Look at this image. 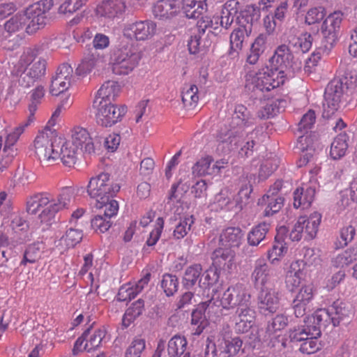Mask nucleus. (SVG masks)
<instances>
[{"instance_id":"obj_24","label":"nucleus","mask_w":357,"mask_h":357,"mask_svg":"<svg viewBox=\"0 0 357 357\" xmlns=\"http://www.w3.org/2000/svg\"><path fill=\"white\" fill-rule=\"evenodd\" d=\"M343 91H325L323 102L324 118L329 119L337 111L340 107Z\"/></svg>"},{"instance_id":"obj_32","label":"nucleus","mask_w":357,"mask_h":357,"mask_svg":"<svg viewBox=\"0 0 357 357\" xmlns=\"http://www.w3.org/2000/svg\"><path fill=\"white\" fill-rule=\"evenodd\" d=\"M288 325V317L284 314H278L268 322L266 333L271 339L279 337L282 331Z\"/></svg>"},{"instance_id":"obj_20","label":"nucleus","mask_w":357,"mask_h":357,"mask_svg":"<svg viewBox=\"0 0 357 357\" xmlns=\"http://www.w3.org/2000/svg\"><path fill=\"white\" fill-rule=\"evenodd\" d=\"M70 132L73 144L89 153L95 151L93 138L86 128L77 126L71 129Z\"/></svg>"},{"instance_id":"obj_38","label":"nucleus","mask_w":357,"mask_h":357,"mask_svg":"<svg viewBox=\"0 0 357 357\" xmlns=\"http://www.w3.org/2000/svg\"><path fill=\"white\" fill-rule=\"evenodd\" d=\"M188 341L184 336L175 335L168 342L167 352L169 357H178L184 355Z\"/></svg>"},{"instance_id":"obj_13","label":"nucleus","mask_w":357,"mask_h":357,"mask_svg":"<svg viewBox=\"0 0 357 357\" xmlns=\"http://www.w3.org/2000/svg\"><path fill=\"white\" fill-rule=\"evenodd\" d=\"M107 331L102 326L94 330L87 329L81 337L76 340L73 353L77 355L79 352H91L100 347L103 338L105 337Z\"/></svg>"},{"instance_id":"obj_46","label":"nucleus","mask_w":357,"mask_h":357,"mask_svg":"<svg viewBox=\"0 0 357 357\" xmlns=\"http://www.w3.org/2000/svg\"><path fill=\"white\" fill-rule=\"evenodd\" d=\"M195 221V218L192 215H185L181 217L173 231L174 238L179 240L186 236L191 230Z\"/></svg>"},{"instance_id":"obj_5","label":"nucleus","mask_w":357,"mask_h":357,"mask_svg":"<svg viewBox=\"0 0 357 357\" xmlns=\"http://www.w3.org/2000/svg\"><path fill=\"white\" fill-rule=\"evenodd\" d=\"M120 190V185L115 183L107 173H101L90 178L86 186V192L98 203H105L113 197Z\"/></svg>"},{"instance_id":"obj_41","label":"nucleus","mask_w":357,"mask_h":357,"mask_svg":"<svg viewBox=\"0 0 357 357\" xmlns=\"http://www.w3.org/2000/svg\"><path fill=\"white\" fill-rule=\"evenodd\" d=\"M357 260V246L350 247L335 256L333 260V266L336 268H344Z\"/></svg>"},{"instance_id":"obj_60","label":"nucleus","mask_w":357,"mask_h":357,"mask_svg":"<svg viewBox=\"0 0 357 357\" xmlns=\"http://www.w3.org/2000/svg\"><path fill=\"white\" fill-rule=\"evenodd\" d=\"M178 281L175 275L165 274L161 281V287L167 296H172L177 291Z\"/></svg>"},{"instance_id":"obj_49","label":"nucleus","mask_w":357,"mask_h":357,"mask_svg":"<svg viewBox=\"0 0 357 357\" xmlns=\"http://www.w3.org/2000/svg\"><path fill=\"white\" fill-rule=\"evenodd\" d=\"M144 307V301L138 299L129 307L123 317V324L128 327L134 320L142 314Z\"/></svg>"},{"instance_id":"obj_53","label":"nucleus","mask_w":357,"mask_h":357,"mask_svg":"<svg viewBox=\"0 0 357 357\" xmlns=\"http://www.w3.org/2000/svg\"><path fill=\"white\" fill-rule=\"evenodd\" d=\"M261 73L255 75L248 74L245 76V88L246 89H271L268 86V79L266 82L259 77Z\"/></svg>"},{"instance_id":"obj_11","label":"nucleus","mask_w":357,"mask_h":357,"mask_svg":"<svg viewBox=\"0 0 357 357\" xmlns=\"http://www.w3.org/2000/svg\"><path fill=\"white\" fill-rule=\"evenodd\" d=\"M223 309L231 310L250 305L251 295L242 284L229 287L222 295Z\"/></svg>"},{"instance_id":"obj_63","label":"nucleus","mask_w":357,"mask_h":357,"mask_svg":"<svg viewBox=\"0 0 357 357\" xmlns=\"http://www.w3.org/2000/svg\"><path fill=\"white\" fill-rule=\"evenodd\" d=\"M135 290L134 284L131 283L125 284L120 287L116 300L120 302L130 301L139 294Z\"/></svg>"},{"instance_id":"obj_6","label":"nucleus","mask_w":357,"mask_h":357,"mask_svg":"<svg viewBox=\"0 0 357 357\" xmlns=\"http://www.w3.org/2000/svg\"><path fill=\"white\" fill-rule=\"evenodd\" d=\"M265 68L272 73L278 71L285 73L286 71L294 72L301 68L300 63L294 61L292 51L288 45H280L276 47L274 54L265 63Z\"/></svg>"},{"instance_id":"obj_10","label":"nucleus","mask_w":357,"mask_h":357,"mask_svg":"<svg viewBox=\"0 0 357 357\" xmlns=\"http://www.w3.org/2000/svg\"><path fill=\"white\" fill-rule=\"evenodd\" d=\"M251 280L255 287L259 291L273 288L276 281V272L264 258H259L255 261Z\"/></svg>"},{"instance_id":"obj_3","label":"nucleus","mask_w":357,"mask_h":357,"mask_svg":"<svg viewBox=\"0 0 357 357\" xmlns=\"http://www.w3.org/2000/svg\"><path fill=\"white\" fill-rule=\"evenodd\" d=\"M53 0H41L29 7L24 12V19L26 23V31L29 34L36 33L50 24L55 18V14L50 10Z\"/></svg>"},{"instance_id":"obj_55","label":"nucleus","mask_w":357,"mask_h":357,"mask_svg":"<svg viewBox=\"0 0 357 357\" xmlns=\"http://www.w3.org/2000/svg\"><path fill=\"white\" fill-rule=\"evenodd\" d=\"M234 119H237L239 121L237 122V124L243 126H249L254 123V118L243 105H237L236 106Z\"/></svg>"},{"instance_id":"obj_47","label":"nucleus","mask_w":357,"mask_h":357,"mask_svg":"<svg viewBox=\"0 0 357 357\" xmlns=\"http://www.w3.org/2000/svg\"><path fill=\"white\" fill-rule=\"evenodd\" d=\"M213 158L211 155H205L199 159L192 167V173L195 176L213 175L211 163Z\"/></svg>"},{"instance_id":"obj_62","label":"nucleus","mask_w":357,"mask_h":357,"mask_svg":"<svg viewBox=\"0 0 357 357\" xmlns=\"http://www.w3.org/2000/svg\"><path fill=\"white\" fill-rule=\"evenodd\" d=\"M96 64V57L93 54H89L85 56L81 63L75 70V74L78 77H84L90 73Z\"/></svg>"},{"instance_id":"obj_8","label":"nucleus","mask_w":357,"mask_h":357,"mask_svg":"<svg viewBox=\"0 0 357 357\" xmlns=\"http://www.w3.org/2000/svg\"><path fill=\"white\" fill-rule=\"evenodd\" d=\"M54 132L43 129L36 135L34 142V151L41 162H52L59 159L57 146L53 142Z\"/></svg>"},{"instance_id":"obj_50","label":"nucleus","mask_w":357,"mask_h":357,"mask_svg":"<svg viewBox=\"0 0 357 357\" xmlns=\"http://www.w3.org/2000/svg\"><path fill=\"white\" fill-rule=\"evenodd\" d=\"M202 266L199 264H195L188 266L184 273L183 284L187 288H191L195 285L202 273Z\"/></svg>"},{"instance_id":"obj_28","label":"nucleus","mask_w":357,"mask_h":357,"mask_svg":"<svg viewBox=\"0 0 357 357\" xmlns=\"http://www.w3.org/2000/svg\"><path fill=\"white\" fill-rule=\"evenodd\" d=\"M206 0H182L181 8L186 17L197 19L206 10Z\"/></svg>"},{"instance_id":"obj_45","label":"nucleus","mask_w":357,"mask_h":357,"mask_svg":"<svg viewBox=\"0 0 357 357\" xmlns=\"http://www.w3.org/2000/svg\"><path fill=\"white\" fill-rule=\"evenodd\" d=\"M26 70L19 74L18 73H12L10 76L9 89L18 88H29L33 86L36 81L31 77L30 75L26 73Z\"/></svg>"},{"instance_id":"obj_37","label":"nucleus","mask_w":357,"mask_h":357,"mask_svg":"<svg viewBox=\"0 0 357 357\" xmlns=\"http://www.w3.org/2000/svg\"><path fill=\"white\" fill-rule=\"evenodd\" d=\"M75 145L70 142H65L61 147L57 146L58 153L63 164L71 167L75 164L77 159V151Z\"/></svg>"},{"instance_id":"obj_2","label":"nucleus","mask_w":357,"mask_h":357,"mask_svg":"<svg viewBox=\"0 0 357 357\" xmlns=\"http://www.w3.org/2000/svg\"><path fill=\"white\" fill-rule=\"evenodd\" d=\"M112 93V91H97L93 101L96 123L103 128H111L121 122L128 112L127 105L112 103L115 95Z\"/></svg>"},{"instance_id":"obj_31","label":"nucleus","mask_w":357,"mask_h":357,"mask_svg":"<svg viewBox=\"0 0 357 357\" xmlns=\"http://www.w3.org/2000/svg\"><path fill=\"white\" fill-rule=\"evenodd\" d=\"M284 199L279 196L264 195L258 204L264 206V215L271 216L278 212L283 206Z\"/></svg>"},{"instance_id":"obj_14","label":"nucleus","mask_w":357,"mask_h":357,"mask_svg":"<svg viewBox=\"0 0 357 357\" xmlns=\"http://www.w3.org/2000/svg\"><path fill=\"white\" fill-rule=\"evenodd\" d=\"M280 296L274 287L260 290L258 297V310L264 316L275 313L280 307Z\"/></svg>"},{"instance_id":"obj_48","label":"nucleus","mask_w":357,"mask_h":357,"mask_svg":"<svg viewBox=\"0 0 357 357\" xmlns=\"http://www.w3.org/2000/svg\"><path fill=\"white\" fill-rule=\"evenodd\" d=\"M31 123H32V122H29V120L26 119V121L20 123L17 127L15 128L11 132L8 134L3 150L4 153L9 151H10L12 153L14 152L11 148L16 144L25 128L31 125Z\"/></svg>"},{"instance_id":"obj_21","label":"nucleus","mask_w":357,"mask_h":357,"mask_svg":"<svg viewBox=\"0 0 357 357\" xmlns=\"http://www.w3.org/2000/svg\"><path fill=\"white\" fill-rule=\"evenodd\" d=\"M330 324H333L332 314L330 312L329 307L328 308L318 309L311 315L307 316L304 320V325L302 326L305 330L312 331L314 326L321 330V326H326Z\"/></svg>"},{"instance_id":"obj_59","label":"nucleus","mask_w":357,"mask_h":357,"mask_svg":"<svg viewBox=\"0 0 357 357\" xmlns=\"http://www.w3.org/2000/svg\"><path fill=\"white\" fill-rule=\"evenodd\" d=\"M326 15V8L323 6L312 8L306 13L305 22L308 25L320 23Z\"/></svg>"},{"instance_id":"obj_7","label":"nucleus","mask_w":357,"mask_h":357,"mask_svg":"<svg viewBox=\"0 0 357 357\" xmlns=\"http://www.w3.org/2000/svg\"><path fill=\"white\" fill-rule=\"evenodd\" d=\"M321 221V215L314 212L309 216H300L291 229L289 237L293 241H299L303 238L306 241L314 239L317 234Z\"/></svg>"},{"instance_id":"obj_15","label":"nucleus","mask_w":357,"mask_h":357,"mask_svg":"<svg viewBox=\"0 0 357 357\" xmlns=\"http://www.w3.org/2000/svg\"><path fill=\"white\" fill-rule=\"evenodd\" d=\"M156 30V24L151 20L136 22L128 24L124 29L123 34L137 40H145L151 38Z\"/></svg>"},{"instance_id":"obj_9","label":"nucleus","mask_w":357,"mask_h":357,"mask_svg":"<svg viewBox=\"0 0 357 357\" xmlns=\"http://www.w3.org/2000/svg\"><path fill=\"white\" fill-rule=\"evenodd\" d=\"M320 336L321 330H318L316 326L312 331L298 327L291 331L289 335L292 342H302L299 350L306 354H314L321 349V344L318 340Z\"/></svg>"},{"instance_id":"obj_52","label":"nucleus","mask_w":357,"mask_h":357,"mask_svg":"<svg viewBox=\"0 0 357 357\" xmlns=\"http://www.w3.org/2000/svg\"><path fill=\"white\" fill-rule=\"evenodd\" d=\"M302 254L303 259L298 260L303 264V268L305 269L306 266H317L321 265V259L320 255L316 253L314 248L304 247L302 249Z\"/></svg>"},{"instance_id":"obj_44","label":"nucleus","mask_w":357,"mask_h":357,"mask_svg":"<svg viewBox=\"0 0 357 357\" xmlns=\"http://www.w3.org/2000/svg\"><path fill=\"white\" fill-rule=\"evenodd\" d=\"M217 292V289H213L210 298L198 305L199 309H202L205 314L207 313L208 316L217 314L221 307L223 308L222 298H220L218 296H215Z\"/></svg>"},{"instance_id":"obj_40","label":"nucleus","mask_w":357,"mask_h":357,"mask_svg":"<svg viewBox=\"0 0 357 357\" xmlns=\"http://www.w3.org/2000/svg\"><path fill=\"white\" fill-rule=\"evenodd\" d=\"M243 340L238 337L224 340V346L220 349L222 357H236L242 349Z\"/></svg>"},{"instance_id":"obj_43","label":"nucleus","mask_w":357,"mask_h":357,"mask_svg":"<svg viewBox=\"0 0 357 357\" xmlns=\"http://www.w3.org/2000/svg\"><path fill=\"white\" fill-rule=\"evenodd\" d=\"M245 33L248 36L250 33L245 30L244 27H239L235 29L230 36V50L229 54L231 56L236 57L238 54V51L243 47V43L245 38Z\"/></svg>"},{"instance_id":"obj_61","label":"nucleus","mask_w":357,"mask_h":357,"mask_svg":"<svg viewBox=\"0 0 357 357\" xmlns=\"http://www.w3.org/2000/svg\"><path fill=\"white\" fill-rule=\"evenodd\" d=\"M47 62L45 59H40L38 61L31 64L29 68H26L31 77L38 82L45 75Z\"/></svg>"},{"instance_id":"obj_19","label":"nucleus","mask_w":357,"mask_h":357,"mask_svg":"<svg viewBox=\"0 0 357 357\" xmlns=\"http://www.w3.org/2000/svg\"><path fill=\"white\" fill-rule=\"evenodd\" d=\"M234 250L220 247L213 251L211 259L216 270L229 271L234 265Z\"/></svg>"},{"instance_id":"obj_30","label":"nucleus","mask_w":357,"mask_h":357,"mask_svg":"<svg viewBox=\"0 0 357 357\" xmlns=\"http://www.w3.org/2000/svg\"><path fill=\"white\" fill-rule=\"evenodd\" d=\"M315 190L311 187H301L294 192V206L295 208H307L312 203Z\"/></svg>"},{"instance_id":"obj_12","label":"nucleus","mask_w":357,"mask_h":357,"mask_svg":"<svg viewBox=\"0 0 357 357\" xmlns=\"http://www.w3.org/2000/svg\"><path fill=\"white\" fill-rule=\"evenodd\" d=\"M342 17L343 13L341 11H335L326 17L321 26L322 43L324 47L328 50L334 46L338 40Z\"/></svg>"},{"instance_id":"obj_1","label":"nucleus","mask_w":357,"mask_h":357,"mask_svg":"<svg viewBox=\"0 0 357 357\" xmlns=\"http://www.w3.org/2000/svg\"><path fill=\"white\" fill-rule=\"evenodd\" d=\"M74 195L72 187L64 188L57 199L47 192L37 194L27 201L26 211L33 215L38 213V220L45 230L52 225L56 214L69 204Z\"/></svg>"},{"instance_id":"obj_29","label":"nucleus","mask_w":357,"mask_h":357,"mask_svg":"<svg viewBox=\"0 0 357 357\" xmlns=\"http://www.w3.org/2000/svg\"><path fill=\"white\" fill-rule=\"evenodd\" d=\"M125 8L126 5L122 0H105L97 7L96 11L100 16L112 18L122 13Z\"/></svg>"},{"instance_id":"obj_54","label":"nucleus","mask_w":357,"mask_h":357,"mask_svg":"<svg viewBox=\"0 0 357 357\" xmlns=\"http://www.w3.org/2000/svg\"><path fill=\"white\" fill-rule=\"evenodd\" d=\"M204 321L205 313L197 305V307L192 311L191 314V324L196 326L195 328L192 329V335H199L203 332L205 328Z\"/></svg>"},{"instance_id":"obj_27","label":"nucleus","mask_w":357,"mask_h":357,"mask_svg":"<svg viewBox=\"0 0 357 357\" xmlns=\"http://www.w3.org/2000/svg\"><path fill=\"white\" fill-rule=\"evenodd\" d=\"M330 312L333 319V326H337L340 322L349 319L354 315V308L351 305L342 301L337 300L329 306Z\"/></svg>"},{"instance_id":"obj_16","label":"nucleus","mask_w":357,"mask_h":357,"mask_svg":"<svg viewBox=\"0 0 357 357\" xmlns=\"http://www.w3.org/2000/svg\"><path fill=\"white\" fill-rule=\"evenodd\" d=\"M73 71V68L68 63L61 64L52 77L50 89H59L61 87L68 89L74 87L75 80L72 76Z\"/></svg>"},{"instance_id":"obj_17","label":"nucleus","mask_w":357,"mask_h":357,"mask_svg":"<svg viewBox=\"0 0 357 357\" xmlns=\"http://www.w3.org/2000/svg\"><path fill=\"white\" fill-rule=\"evenodd\" d=\"M255 312L250 305L237 308L234 319V330L237 333H248L255 324Z\"/></svg>"},{"instance_id":"obj_39","label":"nucleus","mask_w":357,"mask_h":357,"mask_svg":"<svg viewBox=\"0 0 357 357\" xmlns=\"http://www.w3.org/2000/svg\"><path fill=\"white\" fill-rule=\"evenodd\" d=\"M43 248V244L39 242L29 245L24 252L20 265L26 266L27 264L37 262L41 258Z\"/></svg>"},{"instance_id":"obj_22","label":"nucleus","mask_w":357,"mask_h":357,"mask_svg":"<svg viewBox=\"0 0 357 357\" xmlns=\"http://www.w3.org/2000/svg\"><path fill=\"white\" fill-rule=\"evenodd\" d=\"M260 17L259 6L250 4L245 6L243 9L241 10L236 20L240 26L245 28V30L251 33L253 25L258 22Z\"/></svg>"},{"instance_id":"obj_4","label":"nucleus","mask_w":357,"mask_h":357,"mask_svg":"<svg viewBox=\"0 0 357 357\" xmlns=\"http://www.w3.org/2000/svg\"><path fill=\"white\" fill-rule=\"evenodd\" d=\"M141 55L131 45L121 44L111 53L109 64L116 75H128L137 66Z\"/></svg>"},{"instance_id":"obj_56","label":"nucleus","mask_w":357,"mask_h":357,"mask_svg":"<svg viewBox=\"0 0 357 357\" xmlns=\"http://www.w3.org/2000/svg\"><path fill=\"white\" fill-rule=\"evenodd\" d=\"M278 163V159L275 157H271L264 160L259 172V178L264 180L270 176L277 169Z\"/></svg>"},{"instance_id":"obj_42","label":"nucleus","mask_w":357,"mask_h":357,"mask_svg":"<svg viewBox=\"0 0 357 357\" xmlns=\"http://www.w3.org/2000/svg\"><path fill=\"white\" fill-rule=\"evenodd\" d=\"M357 87V78L350 73L342 77H335L327 85L326 89H354Z\"/></svg>"},{"instance_id":"obj_23","label":"nucleus","mask_w":357,"mask_h":357,"mask_svg":"<svg viewBox=\"0 0 357 357\" xmlns=\"http://www.w3.org/2000/svg\"><path fill=\"white\" fill-rule=\"evenodd\" d=\"M243 233L238 227H229L222 230L220 235V245L226 248L234 250L242 243Z\"/></svg>"},{"instance_id":"obj_26","label":"nucleus","mask_w":357,"mask_h":357,"mask_svg":"<svg viewBox=\"0 0 357 357\" xmlns=\"http://www.w3.org/2000/svg\"><path fill=\"white\" fill-rule=\"evenodd\" d=\"M182 0H160L154 5L153 12L156 17L169 18L181 9Z\"/></svg>"},{"instance_id":"obj_34","label":"nucleus","mask_w":357,"mask_h":357,"mask_svg":"<svg viewBox=\"0 0 357 357\" xmlns=\"http://www.w3.org/2000/svg\"><path fill=\"white\" fill-rule=\"evenodd\" d=\"M285 105L286 101L283 99L275 98L268 100L266 105L258 111V117L261 119L271 118L279 112L280 108L285 107Z\"/></svg>"},{"instance_id":"obj_33","label":"nucleus","mask_w":357,"mask_h":357,"mask_svg":"<svg viewBox=\"0 0 357 357\" xmlns=\"http://www.w3.org/2000/svg\"><path fill=\"white\" fill-rule=\"evenodd\" d=\"M266 36L263 33L259 34L255 38L250 47V54L247 56L246 61L248 63L254 65L257 63L260 56L264 53L266 48Z\"/></svg>"},{"instance_id":"obj_58","label":"nucleus","mask_w":357,"mask_h":357,"mask_svg":"<svg viewBox=\"0 0 357 357\" xmlns=\"http://www.w3.org/2000/svg\"><path fill=\"white\" fill-rule=\"evenodd\" d=\"M50 93L59 102L56 108H60V110L70 107L73 102L74 98L69 91H50Z\"/></svg>"},{"instance_id":"obj_18","label":"nucleus","mask_w":357,"mask_h":357,"mask_svg":"<svg viewBox=\"0 0 357 357\" xmlns=\"http://www.w3.org/2000/svg\"><path fill=\"white\" fill-rule=\"evenodd\" d=\"M299 260L292 261L285 274V286L291 291H295L305 280L306 273Z\"/></svg>"},{"instance_id":"obj_57","label":"nucleus","mask_w":357,"mask_h":357,"mask_svg":"<svg viewBox=\"0 0 357 357\" xmlns=\"http://www.w3.org/2000/svg\"><path fill=\"white\" fill-rule=\"evenodd\" d=\"M209 22L205 25V28L200 29L199 28L197 30V33L192 35L190 39L188 40V47L190 54H195L199 52V50L202 48L201 40L202 36L205 35L206 29L209 26Z\"/></svg>"},{"instance_id":"obj_35","label":"nucleus","mask_w":357,"mask_h":357,"mask_svg":"<svg viewBox=\"0 0 357 357\" xmlns=\"http://www.w3.org/2000/svg\"><path fill=\"white\" fill-rule=\"evenodd\" d=\"M270 229V225L261 222L252 228L247 236L248 243L251 246H257L266 238Z\"/></svg>"},{"instance_id":"obj_64","label":"nucleus","mask_w":357,"mask_h":357,"mask_svg":"<svg viewBox=\"0 0 357 357\" xmlns=\"http://www.w3.org/2000/svg\"><path fill=\"white\" fill-rule=\"evenodd\" d=\"M145 347V340L141 337H136L132 341L130 345L127 349L125 357H140Z\"/></svg>"},{"instance_id":"obj_51","label":"nucleus","mask_w":357,"mask_h":357,"mask_svg":"<svg viewBox=\"0 0 357 357\" xmlns=\"http://www.w3.org/2000/svg\"><path fill=\"white\" fill-rule=\"evenodd\" d=\"M287 250V248L284 242L282 240H278L275 237L271 248L267 252V259L271 264H274L284 255Z\"/></svg>"},{"instance_id":"obj_36","label":"nucleus","mask_w":357,"mask_h":357,"mask_svg":"<svg viewBox=\"0 0 357 357\" xmlns=\"http://www.w3.org/2000/svg\"><path fill=\"white\" fill-rule=\"evenodd\" d=\"M348 139L345 133H340L335 137L330 150V155L333 160H338L345 155L348 149Z\"/></svg>"},{"instance_id":"obj_25","label":"nucleus","mask_w":357,"mask_h":357,"mask_svg":"<svg viewBox=\"0 0 357 357\" xmlns=\"http://www.w3.org/2000/svg\"><path fill=\"white\" fill-rule=\"evenodd\" d=\"M83 237L82 231L70 228L59 239L55 241V247L61 253L64 252L79 243Z\"/></svg>"}]
</instances>
